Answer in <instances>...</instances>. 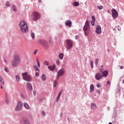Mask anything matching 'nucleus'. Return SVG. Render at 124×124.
<instances>
[{"label":"nucleus","mask_w":124,"mask_h":124,"mask_svg":"<svg viewBox=\"0 0 124 124\" xmlns=\"http://www.w3.org/2000/svg\"><path fill=\"white\" fill-rule=\"evenodd\" d=\"M34 70H35V71H39V69L38 68V67H37V65H35L33 66Z\"/></svg>","instance_id":"obj_21"},{"label":"nucleus","mask_w":124,"mask_h":124,"mask_svg":"<svg viewBox=\"0 0 124 124\" xmlns=\"http://www.w3.org/2000/svg\"><path fill=\"white\" fill-rule=\"evenodd\" d=\"M67 44L66 48L67 50H69L72 48L73 46V42L70 39H68L65 41Z\"/></svg>","instance_id":"obj_7"},{"label":"nucleus","mask_w":124,"mask_h":124,"mask_svg":"<svg viewBox=\"0 0 124 124\" xmlns=\"http://www.w3.org/2000/svg\"><path fill=\"white\" fill-rule=\"evenodd\" d=\"M108 76V72L107 71L105 70L102 73V77H107Z\"/></svg>","instance_id":"obj_15"},{"label":"nucleus","mask_w":124,"mask_h":124,"mask_svg":"<svg viewBox=\"0 0 124 124\" xmlns=\"http://www.w3.org/2000/svg\"><path fill=\"white\" fill-rule=\"evenodd\" d=\"M49 40H53V39L52 38V36H50L49 37Z\"/></svg>","instance_id":"obj_45"},{"label":"nucleus","mask_w":124,"mask_h":124,"mask_svg":"<svg viewBox=\"0 0 124 124\" xmlns=\"http://www.w3.org/2000/svg\"><path fill=\"white\" fill-rule=\"evenodd\" d=\"M64 69L62 68L59 71L56 78L57 80H59V79H60V77L62 76V75L64 74Z\"/></svg>","instance_id":"obj_8"},{"label":"nucleus","mask_w":124,"mask_h":124,"mask_svg":"<svg viewBox=\"0 0 124 124\" xmlns=\"http://www.w3.org/2000/svg\"><path fill=\"white\" fill-rule=\"evenodd\" d=\"M56 63L58 65H59L60 64V60H59L58 59L56 60Z\"/></svg>","instance_id":"obj_40"},{"label":"nucleus","mask_w":124,"mask_h":124,"mask_svg":"<svg viewBox=\"0 0 124 124\" xmlns=\"http://www.w3.org/2000/svg\"><path fill=\"white\" fill-rule=\"evenodd\" d=\"M101 67H103V65H102V66H101Z\"/></svg>","instance_id":"obj_56"},{"label":"nucleus","mask_w":124,"mask_h":124,"mask_svg":"<svg viewBox=\"0 0 124 124\" xmlns=\"http://www.w3.org/2000/svg\"><path fill=\"white\" fill-rule=\"evenodd\" d=\"M4 70H5V71H6V72H9V69H8V68H7V67H5L4 68Z\"/></svg>","instance_id":"obj_34"},{"label":"nucleus","mask_w":124,"mask_h":124,"mask_svg":"<svg viewBox=\"0 0 124 124\" xmlns=\"http://www.w3.org/2000/svg\"><path fill=\"white\" fill-rule=\"evenodd\" d=\"M95 33L96 34H101V27H100V26H97Z\"/></svg>","instance_id":"obj_11"},{"label":"nucleus","mask_w":124,"mask_h":124,"mask_svg":"<svg viewBox=\"0 0 124 124\" xmlns=\"http://www.w3.org/2000/svg\"><path fill=\"white\" fill-rule=\"evenodd\" d=\"M108 12H109V10H108Z\"/></svg>","instance_id":"obj_58"},{"label":"nucleus","mask_w":124,"mask_h":124,"mask_svg":"<svg viewBox=\"0 0 124 124\" xmlns=\"http://www.w3.org/2000/svg\"><path fill=\"white\" fill-rule=\"evenodd\" d=\"M83 31H84V34L86 36L89 35L91 29H90V22L88 20H87L85 22V24L83 27Z\"/></svg>","instance_id":"obj_2"},{"label":"nucleus","mask_w":124,"mask_h":124,"mask_svg":"<svg viewBox=\"0 0 124 124\" xmlns=\"http://www.w3.org/2000/svg\"><path fill=\"white\" fill-rule=\"evenodd\" d=\"M38 43L41 44V45L43 46V47L45 48V49H48L49 48V44L47 43V41L44 40H39Z\"/></svg>","instance_id":"obj_6"},{"label":"nucleus","mask_w":124,"mask_h":124,"mask_svg":"<svg viewBox=\"0 0 124 124\" xmlns=\"http://www.w3.org/2000/svg\"><path fill=\"white\" fill-rule=\"evenodd\" d=\"M108 12H109V10H108Z\"/></svg>","instance_id":"obj_57"},{"label":"nucleus","mask_w":124,"mask_h":124,"mask_svg":"<svg viewBox=\"0 0 124 124\" xmlns=\"http://www.w3.org/2000/svg\"><path fill=\"white\" fill-rule=\"evenodd\" d=\"M91 108H92V109H95V108H96V105L94 103L92 104Z\"/></svg>","instance_id":"obj_23"},{"label":"nucleus","mask_w":124,"mask_h":124,"mask_svg":"<svg viewBox=\"0 0 124 124\" xmlns=\"http://www.w3.org/2000/svg\"><path fill=\"white\" fill-rule=\"evenodd\" d=\"M42 115L43 116H45V112L44 111H42Z\"/></svg>","instance_id":"obj_47"},{"label":"nucleus","mask_w":124,"mask_h":124,"mask_svg":"<svg viewBox=\"0 0 124 124\" xmlns=\"http://www.w3.org/2000/svg\"><path fill=\"white\" fill-rule=\"evenodd\" d=\"M23 108V103L21 101H19L17 103V106L16 108V111H21Z\"/></svg>","instance_id":"obj_9"},{"label":"nucleus","mask_w":124,"mask_h":124,"mask_svg":"<svg viewBox=\"0 0 124 124\" xmlns=\"http://www.w3.org/2000/svg\"><path fill=\"white\" fill-rule=\"evenodd\" d=\"M57 85H58V80H56L54 82V87L56 88L57 87Z\"/></svg>","instance_id":"obj_24"},{"label":"nucleus","mask_w":124,"mask_h":124,"mask_svg":"<svg viewBox=\"0 0 124 124\" xmlns=\"http://www.w3.org/2000/svg\"><path fill=\"white\" fill-rule=\"evenodd\" d=\"M41 78L44 81H45V80H46V76H45V75H42Z\"/></svg>","instance_id":"obj_25"},{"label":"nucleus","mask_w":124,"mask_h":124,"mask_svg":"<svg viewBox=\"0 0 124 124\" xmlns=\"http://www.w3.org/2000/svg\"><path fill=\"white\" fill-rule=\"evenodd\" d=\"M48 68L49 70H51V71H54L55 70V69L56 68V65H53L52 66H49L48 67Z\"/></svg>","instance_id":"obj_14"},{"label":"nucleus","mask_w":124,"mask_h":124,"mask_svg":"<svg viewBox=\"0 0 124 124\" xmlns=\"http://www.w3.org/2000/svg\"><path fill=\"white\" fill-rule=\"evenodd\" d=\"M38 52V49H35L34 51L33 54L34 55H36V54H37V53Z\"/></svg>","instance_id":"obj_32"},{"label":"nucleus","mask_w":124,"mask_h":124,"mask_svg":"<svg viewBox=\"0 0 124 124\" xmlns=\"http://www.w3.org/2000/svg\"><path fill=\"white\" fill-rule=\"evenodd\" d=\"M24 106L25 108H26V109L30 108V106H29V104H28L27 103H24Z\"/></svg>","instance_id":"obj_19"},{"label":"nucleus","mask_w":124,"mask_h":124,"mask_svg":"<svg viewBox=\"0 0 124 124\" xmlns=\"http://www.w3.org/2000/svg\"><path fill=\"white\" fill-rule=\"evenodd\" d=\"M50 44H53V40H49Z\"/></svg>","instance_id":"obj_42"},{"label":"nucleus","mask_w":124,"mask_h":124,"mask_svg":"<svg viewBox=\"0 0 124 124\" xmlns=\"http://www.w3.org/2000/svg\"><path fill=\"white\" fill-rule=\"evenodd\" d=\"M120 69H124V66H121Z\"/></svg>","instance_id":"obj_48"},{"label":"nucleus","mask_w":124,"mask_h":124,"mask_svg":"<svg viewBox=\"0 0 124 124\" xmlns=\"http://www.w3.org/2000/svg\"><path fill=\"white\" fill-rule=\"evenodd\" d=\"M108 124H112V123L110 122Z\"/></svg>","instance_id":"obj_54"},{"label":"nucleus","mask_w":124,"mask_h":124,"mask_svg":"<svg viewBox=\"0 0 124 124\" xmlns=\"http://www.w3.org/2000/svg\"><path fill=\"white\" fill-rule=\"evenodd\" d=\"M20 62V56L19 54H16L14 56V62H12V64L13 66H17L18 63Z\"/></svg>","instance_id":"obj_3"},{"label":"nucleus","mask_w":124,"mask_h":124,"mask_svg":"<svg viewBox=\"0 0 124 124\" xmlns=\"http://www.w3.org/2000/svg\"><path fill=\"white\" fill-rule=\"evenodd\" d=\"M92 19L93 21H95V17H94V16H92Z\"/></svg>","instance_id":"obj_39"},{"label":"nucleus","mask_w":124,"mask_h":124,"mask_svg":"<svg viewBox=\"0 0 124 124\" xmlns=\"http://www.w3.org/2000/svg\"><path fill=\"white\" fill-rule=\"evenodd\" d=\"M79 37L78 36V35H77L76 36V39H78V38Z\"/></svg>","instance_id":"obj_50"},{"label":"nucleus","mask_w":124,"mask_h":124,"mask_svg":"<svg viewBox=\"0 0 124 124\" xmlns=\"http://www.w3.org/2000/svg\"><path fill=\"white\" fill-rule=\"evenodd\" d=\"M33 93L34 95H35L36 94V91H34L33 92Z\"/></svg>","instance_id":"obj_46"},{"label":"nucleus","mask_w":124,"mask_h":124,"mask_svg":"<svg viewBox=\"0 0 124 124\" xmlns=\"http://www.w3.org/2000/svg\"><path fill=\"white\" fill-rule=\"evenodd\" d=\"M59 57L60 60H62L63 59V57H64V55H63V53H60Z\"/></svg>","instance_id":"obj_18"},{"label":"nucleus","mask_w":124,"mask_h":124,"mask_svg":"<svg viewBox=\"0 0 124 124\" xmlns=\"http://www.w3.org/2000/svg\"><path fill=\"white\" fill-rule=\"evenodd\" d=\"M61 95H62V92H60L58 94V96L57 98V102H58V101H59V99H60V97H61Z\"/></svg>","instance_id":"obj_20"},{"label":"nucleus","mask_w":124,"mask_h":124,"mask_svg":"<svg viewBox=\"0 0 124 124\" xmlns=\"http://www.w3.org/2000/svg\"><path fill=\"white\" fill-rule=\"evenodd\" d=\"M12 9L13 10V11H16V6L15 5H13L12 6Z\"/></svg>","instance_id":"obj_27"},{"label":"nucleus","mask_w":124,"mask_h":124,"mask_svg":"<svg viewBox=\"0 0 124 124\" xmlns=\"http://www.w3.org/2000/svg\"><path fill=\"white\" fill-rule=\"evenodd\" d=\"M95 78L96 80H100L102 78V75L99 73H97L95 75Z\"/></svg>","instance_id":"obj_12"},{"label":"nucleus","mask_w":124,"mask_h":124,"mask_svg":"<svg viewBox=\"0 0 124 124\" xmlns=\"http://www.w3.org/2000/svg\"><path fill=\"white\" fill-rule=\"evenodd\" d=\"M22 77L25 81L27 82H31V77L30 75L28 74V72L23 73L22 74Z\"/></svg>","instance_id":"obj_5"},{"label":"nucleus","mask_w":124,"mask_h":124,"mask_svg":"<svg viewBox=\"0 0 124 124\" xmlns=\"http://www.w3.org/2000/svg\"><path fill=\"white\" fill-rule=\"evenodd\" d=\"M39 75V74L38 73V72H36V73H35V76H36V77H38Z\"/></svg>","instance_id":"obj_44"},{"label":"nucleus","mask_w":124,"mask_h":124,"mask_svg":"<svg viewBox=\"0 0 124 124\" xmlns=\"http://www.w3.org/2000/svg\"><path fill=\"white\" fill-rule=\"evenodd\" d=\"M40 18V15L37 12H34L31 15V19L32 21H37Z\"/></svg>","instance_id":"obj_4"},{"label":"nucleus","mask_w":124,"mask_h":124,"mask_svg":"<svg viewBox=\"0 0 124 124\" xmlns=\"http://www.w3.org/2000/svg\"><path fill=\"white\" fill-rule=\"evenodd\" d=\"M112 12V16L113 18V19H116L118 16L119 15V14H118V12H117V10L114 8H113L111 10Z\"/></svg>","instance_id":"obj_10"},{"label":"nucleus","mask_w":124,"mask_h":124,"mask_svg":"<svg viewBox=\"0 0 124 124\" xmlns=\"http://www.w3.org/2000/svg\"><path fill=\"white\" fill-rule=\"evenodd\" d=\"M31 36L32 38H34V36H35V35L34 34V33L31 32Z\"/></svg>","instance_id":"obj_33"},{"label":"nucleus","mask_w":124,"mask_h":124,"mask_svg":"<svg viewBox=\"0 0 124 124\" xmlns=\"http://www.w3.org/2000/svg\"><path fill=\"white\" fill-rule=\"evenodd\" d=\"M24 124H30V123L29 122V121L27 120H25L24 121Z\"/></svg>","instance_id":"obj_36"},{"label":"nucleus","mask_w":124,"mask_h":124,"mask_svg":"<svg viewBox=\"0 0 124 124\" xmlns=\"http://www.w3.org/2000/svg\"><path fill=\"white\" fill-rule=\"evenodd\" d=\"M0 89H2V86H1Z\"/></svg>","instance_id":"obj_52"},{"label":"nucleus","mask_w":124,"mask_h":124,"mask_svg":"<svg viewBox=\"0 0 124 124\" xmlns=\"http://www.w3.org/2000/svg\"><path fill=\"white\" fill-rule=\"evenodd\" d=\"M16 81H17V82H19V81H20V76H16Z\"/></svg>","instance_id":"obj_26"},{"label":"nucleus","mask_w":124,"mask_h":124,"mask_svg":"<svg viewBox=\"0 0 124 124\" xmlns=\"http://www.w3.org/2000/svg\"><path fill=\"white\" fill-rule=\"evenodd\" d=\"M74 5L75 6H79V2H75L74 3Z\"/></svg>","instance_id":"obj_29"},{"label":"nucleus","mask_w":124,"mask_h":124,"mask_svg":"<svg viewBox=\"0 0 124 124\" xmlns=\"http://www.w3.org/2000/svg\"><path fill=\"white\" fill-rule=\"evenodd\" d=\"M96 87H97V88H101V84L100 83H97L96 84Z\"/></svg>","instance_id":"obj_35"},{"label":"nucleus","mask_w":124,"mask_h":124,"mask_svg":"<svg viewBox=\"0 0 124 124\" xmlns=\"http://www.w3.org/2000/svg\"><path fill=\"white\" fill-rule=\"evenodd\" d=\"M19 28L21 31L23 33H26V32H28V31H29V28H28V25L26 21H21L19 24Z\"/></svg>","instance_id":"obj_1"},{"label":"nucleus","mask_w":124,"mask_h":124,"mask_svg":"<svg viewBox=\"0 0 124 124\" xmlns=\"http://www.w3.org/2000/svg\"><path fill=\"white\" fill-rule=\"evenodd\" d=\"M103 70V69H100V72H102V71Z\"/></svg>","instance_id":"obj_51"},{"label":"nucleus","mask_w":124,"mask_h":124,"mask_svg":"<svg viewBox=\"0 0 124 124\" xmlns=\"http://www.w3.org/2000/svg\"><path fill=\"white\" fill-rule=\"evenodd\" d=\"M0 81L1 83V84H2V85L4 84V81H3V78L0 76Z\"/></svg>","instance_id":"obj_22"},{"label":"nucleus","mask_w":124,"mask_h":124,"mask_svg":"<svg viewBox=\"0 0 124 124\" xmlns=\"http://www.w3.org/2000/svg\"><path fill=\"white\" fill-rule=\"evenodd\" d=\"M93 62L91 61V68H93Z\"/></svg>","instance_id":"obj_37"},{"label":"nucleus","mask_w":124,"mask_h":124,"mask_svg":"<svg viewBox=\"0 0 124 124\" xmlns=\"http://www.w3.org/2000/svg\"><path fill=\"white\" fill-rule=\"evenodd\" d=\"M37 63L38 67H40V62H39V61H37Z\"/></svg>","instance_id":"obj_41"},{"label":"nucleus","mask_w":124,"mask_h":124,"mask_svg":"<svg viewBox=\"0 0 124 124\" xmlns=\"http://www.w3.org/2000/svg\"><path fill=\"white\" fill-rule=\"evenodd\" d=\"M97 8H98V9H100V10H101V9H102V8H103V7H102V6H98Z\"/></svg>","instance_id":"obj_38"},{"label":"nucleus","mask_w":124,"mask_h":124,"mask_svg":"<svg viewBox=\"0 0 124 124\" xmlns=\"http://www.w3.org/2000/svg\"><path fill=\"white\" fill-rule=\"evenodd\" d=\"M94 89V86H93V85L92 84L90 86V93H93Z\"/></svg>","instance_id":"obj_17"},{"label":"nucleus","mask_w":124,"mask_h":124,"mask_svg":"<svg viewBox=\"0 0 124 124\" xmlns=\"http://www.w3.org/2000/svg\"><path fill=\"white\" fill-rule=\"evenodd\" d=\"M27 87L28 89L30 90V91H31L32 90V86L31 85V84L30 83H27Z\"/></svg>","instance_id":"obj_16"},{"label":"nucleus","mask_w":124,"mask_h":124,"mask_svg":"<svg viewBox=\"0 0 124 124\" xmlns=\"http://www.w3.org/2000/svg\"><path fill=\"white\" fill-rule=\"evenodd\" d=\"M72 22L70 20H67L65 22L66 26L69 27V28H71Z\"/></svg>","instance_id":"obj_13"},{"label":"nucleus","mask_w":124,"mask_h":124,"mask_svg":"<svg viewBox=\"0 0 124 124\" xmlns=\"http://www.w3.org/2000/svg\"><path fill=\"white\" fill-rule=\"evenodd\" d=\"M5 62H6V60H4Z\"/></svg>","instance_id":"obj_55"},{"label":"nucleus","mask_w":124,"mask_h":124,"mask_svg":"<svg viewBox=\"0 0 124 124\" xmlns=\"http://www.w3.org/2000/svg\"><path fill=\"white\" fill-rule=\"evenodd\" d=\"M123 84H124V79L123 81Z\"/></svg>","instance_id":"obj_53"},{"label":"nucleus","mask_w":124,"mask_h":124,"mask_svg":"<svg viewBox=\"0 0 124 124\" xmlns=\"http://www.w3.org/2000/svg\"><path fill=\"white\" fill-rule=\"evenodd\" d=\"M6 6H7V7H9V6H10V3H9L8 1H7L6 2Z\"/></svg>","instance_id":"obj_30"},{"label":"nucleus","mask_w":124,"mask_h":124,"mask_svg":"<svg viewBox=\"0 0 124 124\" xmlns=\"http://www.w3.org/2000/svg\"><path fill=\"white\" fill-rule=\"evenodd\" d=\"M98 63V59L96 58L95 59V64L96 65V66H97V64Z\"/></svg>","instance_id":"obj_28"},{"label":"nucleus","mask_w":124,"mask_h":124,"mask_svg":"<svg viewBox=\"0 0 124 124\" xmlns=\"http://www.w3.org/2000/svg\"><path fill=\"white\" fill-rule=\"evenodd\" d=\"M94 22H95V21H92L91 22V25H92V26H94Z\"/></svg>","instance_id":"obj_43"},{"label":"nucleus","mask_w":124,"mask_h":124,"mask_svg":"<svg viewBox=\"0 0 124 124\" xmlns=\"http://www.w3.org/2000/svg\"><path fill=\"white\" fill-rule=\"evenodd\" d=\"M44 65H49V62L47 61H45L44 62Z\"/></svg>","instance_id":"obj_31"},{"label":"nucleus","mask_w":124,"mask_h":124,"mask_svg":"<svg viewBox=\"0 0 124 124\" xmlns=\"http://www.w3.org/2000/svg\"><path fill=\"white\" fill-rule=\"evenodd\" d=\"M107 84H108V85H110V81H107Z\"/></svg>","instance_id":"obj_49"}]
</instances>
